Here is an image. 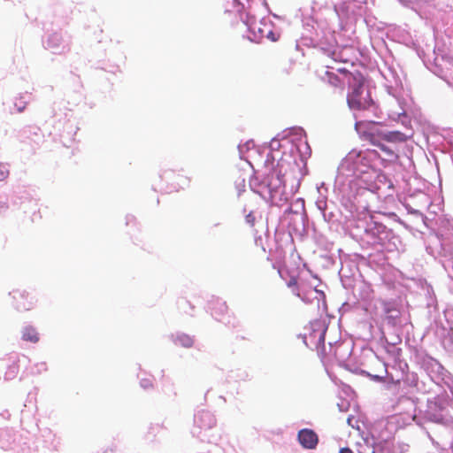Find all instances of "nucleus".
I'll use <instances>...</instances> for the list:
<instances>
[{"label": "nucleus", "mask_w": 453, "mask_h": 453, "mask_svg": "<svg viewBox=\"0 0 453 453\" xmlns=\"http://www.w3.org/2000/svg\"><path fill=\"white\" fill-rule=\"evenodd\" d=\"M298 168L299 165L290 155L282 157L276 166L267 159L261 175L262 179L258 183L260 189L257 192L261 195L267 193L272 200L277 198L284 192V177L288 173H295Z\"/></svg>", "instance_id": "f257e3e1"}, {"label": "nucleus", "mask_w": 453, "mask_h": 453, "mask_svg": "<svg viewBox=\"0 0 453 453\" xmlns=\"http://www.w3.org/2000/svg\"><path fill=\"white\" fill-rule=\"evenodd\" d=\"M374 173L366 154L362 151H350L341 162L337 170L336 181L344 182L351 178H363Z\"/></svg>", "instance_id": "f03ea898"}, {"label": "nucleus", "mask_w": 453, "mask_h": 453, "mask_svg": "<svg viewBox=\"0 0 453 453\" xmlns=\"http://www.w3.org/2000/svg\"><path fill=\"white\" fill-rule=\"evenodd\" d=\"M348 104L352 110L366 111L375 113L377 107L371 98L369 89L365 87L363 78L355 79L351 85V92L348 95Z\"/></svg>", "instance_id": "7ed1b4c3"}, {"label": "nucleus", "mask_w": 453, "mask_h": 453, "mask_svg": "<svg viewBox=\"0 0 453 453\" xmlns=\"http://www.w3.org/2000/svg\"><path fill=\"white\" fill-rule=\"evenodd\" d=\"M365 232L372 239L373 243L384 245L388 241L393 233L381 223L372 221L366 226Z\"/></svg>", "instance_id": "20e7f679"}, {"label": "nucleus", "mask_w": 453, "mask_h": 453, "mask_svg": "<svg viewBox=\"0 0 453 453\" xmlns=\"http://www.w3.org/2000/svg\"><path fill=\"white\" fill-rule=\"evenodd\" d=\"M44 45L47 50L53 53H60L67 47L61 33L58 30H51L50 33L47 35Z\"/></svg>", "instance_id": "39448f33"}, {"label": "nucleus", "mask_w": 453, "mask_h": 453, "mask_svg": "<svg viewBox=\"0 0 453 453\" xmlns=\"http://www.w3.org/2000/svg\"><path fill=\"white\" fill-rule=\"evenodd\" d=\"M11 295L16 302V308L19 311H29L35 303V297L27 291L14 290Z\"/></svg>", "instance_id": "423d86ee"}, {"label": "nucleus", "mask_w": 453, "mask_h": 453, "mask_svg": "<svg viewBox=\"0 0 453 453\" xmlns=\"http://www.w3.org/2000/svg\"><path fill=\"white\" fill-rule=\"evenodd\" d=\"M409 137V134H403L400 131L380 130L378 131L377 137L375 138L376 140L383 142L397 144L406 142Z\"/></svg>", "instance_id": "0eeeda50"}, {"label": "nucleus", "mask_w": 453, "mask_h": 453, "mask_svg": "<svg viewBox=\"0 0 453 453\" xmlns=\"http://www.w3.org/2000/svg\"><path fill=\"white\" fill-rule=\"evenodd\" d=\"M297 438L298 441L304 449H315L319 442L317 434L311 429L304 428L300 430Z\"/></svg>", "instance_id": "6e6552de"}, {"label": "nucleus", "mask_w": 453, "mask_h": 453, "mask_svg": "<svg viewBox=\"0 0 453 453\" xmlns=\"http://www.w3.org/2000/svg\"><path fill=\"white\" fill-rule=\"evenodd\" d=\"M195 424L201 429H211L215 426L216 419L211 412L201 411L195 415Z\"/></svg>", "instance_id": "1a4fd4ad"}, {"label": "nucleus", "mask_w": 453, "mask_h": 453, "mask_svg": "<svg viewBox=\"0 0 453 453\" xmlns=\"http://www.w3.org/2000/svg\"><path fill=\"white\" fill-rule=\"evenodd\" d=\"M311 326L312 329V332L309 335L311 343L316 348L324 345L326 328L320 322L312 323Z\"/></svg>", "instance_id": "9d476101"}, {"label": "nucleus", "mask_w": 453, "mask_h": 453, "mask_svg": "<svg viewBox=\"0 0 453 453\" xmlns=\"http://www.w3.org/2000/svg\"><path fill=\"white\" fill-rule=\"evenodd\" d=\"M396 103L397 110H389L388 113V118L395 121H400L404 127H407L408 124L410 123V120L405 114V110L403 109L400 102L397 101Z\"/></svg>", "instance_id": "9b49d317"}, {"label": "nucleus", "mask_w": 453, "mask_h": 453, "mask_svg": "<svg viewBox=\"0 0 453 453\" xmlns=\"http://www.w3.org/2000/svg\"><path fill=\"white\" fill-rule=\"evenodd\" d=\"M292 292L299 296L304 303H311L312 300V296L316 295L315 298L319 301V296H324L323 292L317 290L316 288L311 289L308 292L300 291L298 288H294Z\"/></svg>", "instance_id": "f8f14e48"}, {"label": "nucleus", "mask_w": 453, "mask_h": 453, "mask_svg": "<svg viewBox=\"0 0 453 453\" xmlns=\"http://www.w3.org/2000/svg\"><path fill=\"white\" fill-rule=\"evenodd\" d=\"M22 339L34 343L37 342L39 341L38 333L35 327L27 326L22 330Z\"/></svg>", "instance_id": "ddd939ff"}, {"label": "nucleus", "mask_w": 453, "mask_h": 453, "mask_svg": "<svg viewBox=\"0 0 453 453\" xmlns=\"http://www.w3.org/2000/svg\"><path fill=\"white\" fill-rule=\"evenodd\" d=\"M263 32L264 30H245L242 37L250 42L260 43L264 38Z\"/></svg>", "instance_id": "4468645a"}, {"label": "nucleus", "mask_w": 453, "mask_h": 453, "mask_svg": "<svg viewBox=\"0 0 453 453\" xmlns=\"http://www.w3.org/2000/svg\"><path fill=\"white\" fill-rule=\"evenodd\" d=\"M174 342L185 348H189L193 345V338L185 334H179L174 339Z\"/></svg>", "instance_id": "2eb2a0df"}, {"label": "nucleus", "mask_w": 453, "mask_h": 453, "mask_svg": "<svg viewBox=\"0 0 453 453\" xmlns=\"http://www.w3.org/2000/svg\"><path fill=\"white\" fill-rule=\"evenodd\" d=\"M319 197L316 201V206L317 208L321 211L323 214L324 219L326 220V209L327 207L326 205V195L323 193V191H320V188H319Z\"/></svg>", "instance_id": "dca6fc26"}, {"label": "nucleus", "mask_w": 453, "mask_h": 453, "mask_svg": "<svg viewBox=\"0 0 453 453\" xmlns=\"http://www.w3.org/2000/svg\"><path fill=\"white\" fill-rule=\"evenodd\" d=\"M373 143L376 144L381 150L385 151L387 155L396 157V154L395 153L394 149L386 145L383 142L373 138Z\"/></svg>", "instance_id": "f3484780"}, {"label": "nucleus", "mask_w": 453, "mask_h": 453, "mask_svg": "<svg viewBox=\"0 0 453 453\" xmlns=\"http://www.w3.org/2000/svg\"><path fill=\"white\" fill-rule=\"evenodd\" d=\"M265 36L271 42H276L280 36V30H269Z\"/></svg>", "instance_id": "a211bd4d"}, {"label": "nucleus", "mask_w": 453, "mask_h": 453, "mask_svg": "<svg viewBox=\"0 0 453 453\" xmlns=\"http://www.w3.org/2000/svg\"><path fill=\"white\" fill-rule=\"evenodd\" d=\"M9 176V168L4 164H0V181L6 180Z\"/></svg>", "instance_id": "6ab92c4d"}, {"label": "nucleus", "mask_w": 453, "mask_h": 453, "mask_svg": "<svg viewBox=\"0 0 453 453\" xmlns=\"http://www.w3.org/2000/svg\"><path fill=\"white\" fill-rule=\"evenodd\" d=\"M17 372H18V369L15 365H11L9 367V371L7 372H5L4 374V380H11L12 378H14L17 374Z\"/></svg>", "instance_id": "aec40b11"}, {"label": "nucleus", "mask_w": 453, "mask_h": 453, "mask_svg": "<svg viewBox=\"0 0 453 453\" xmlns=\"http://www.w3.org/2000/svg\"><path fill=\"white\" fill-rule=\"evenodd\" d=\"M27 101L23 100L22 98L17 99L14 102V107L17 109L18 112L23 111V110L26 108Z\"/></svg>", "instance_id": "412c9836"}, {"label": "nucleus", "mask_w": 453, "mask_h": 453, "mask_svg": "<svg viewBox=\"0 0 453 453\" xmlns=\"http://www.w3.org/2000/svg\"><path fill=\"white\" fill-rule=\"evenodd\" d=\"M140 384L145 389L150 388L152 387V380L150 379H142Z\"/></svg>", "instance_id": "4be33fe9"}, {"label": "nucleus", "mask_w": 453, "mask_h": 453, "mask_svg": "<svg viewBox=\"0 0 453 453\" xmlns=\"http://www.w3.org/2000/svg\"><path fill=\"white\" fill-rule=\"evenodd\" d=\"M245 220H246L247 224L253 226L254 222H255V217H254L253 213L250 212L249 214H247L245 217Z\"/></svg>", "instance_id": "5701e85b"}, {"label": "nucleus", "mask_w": 453, "mask_h": 453, "mask_svg": "<svg viewBox=\"0 0 453 453\" xmlns=\"http://www.w3.org/2000/svg\"><path fill=\"white\" fill-rule=\"evenodd\" d=\"M296 285H297V282H296V280L295 279H293V278H292V279H290V280H289V281H288V286L289 288H292V290H293L294 288H296L299 289V287H298V286H296Z\"/></svg>", "instance_id": "b1692460"}, {"label": "nucleus", "mask_w": 453, "mask_h": 453, "mask_svg": "<svg viewBox=\"0 0 453 453\" xmlns=\"http://www.w3.org/2000/svg\"><path fill=\"white\" fill-rule=\"evenodd\" d=\"M326 74L329 76V81H330L332 84L335 85V84H336V82H337V81H338V80H337V78H336V77H334V79H331V75H332V73H330L329 72H326Z\"/></svg>", "instance_id": "393cba45"}, {"label": "nucleus", "mask_w": 453, "mask_h": 453, "mask_svg": "<svg viewBox=\"0 0 453 453\" xmlns=\"http://www.w3.org/2000/svg\"><path fill=\"white\" fill-rule=\"evenodd\" d=\"M353 421H354V418H352V417H349L348 419H347L348 424L350 426L355 427V425L353 424Z\"/></svg>", "instance_id": "a878e982"}, {"label": "nucleus", "mask_w": 453, "mask_h": 453, "mask_svg": "<svg viewBox=\"0 0 453 453\" xmlns=\"http://www.w3.org/2000/svg\"><path fill=\"white\" fill-rule=\"evenodd\" d=\"M334 45H337L336 39H334V41L329 42V48H327V50H330V49L333 48Z\"/></svg>", "instance_id": "bb28decb"}, {"label": "nucleus", "mask_w": 453, "mask_h": 453, "mask_svg": "<svg viewBox=\"0 0 453 453\" xmlns=\"http://www.w3.org/2000/svg\"><path fill=\"white\" fill-rule=\"evenodd\" d=\"M340 453H353L349 448H343L340 450Z\"/></svg>", "instance_id": "cd10ccee"}, {"label": "nucleus", "mask_w": 453, "mask_h": 453, "mask_svg": "<svg viewBox=\"0 0 453 453\" xmlns=\"http://www.w3.org/2000/svg\"><path fill=\"white\" fill-rule=\"evenodd\" d=\"M334 34H335V31H334V30H333V31L328 30V35H329L333 40H334V39H335V38H334Z\"/></svg>", "instance_id": "c85d7f7f"}, {"label": "nucleus", "mask_w": 453, "mask_h": 453, "mask_svg": "<svg viewBox=\"0 0 453 453\" xmlns=\"http://www.w3.org/2000/svg\"><path fill=\"white\" fill-rule=\"evenodd\" d=\"M319 188H320V191H322V189H325V191L326 192V188L325 187V183H321L319 186L317 187V189L319 190Z\"/></svg>", "instance_id": "c756f323"}, {"label": "nucleus", "mask_w": 453, "mask_h": 453, "mask_svg": "<svg viewBox=\"0 0 453 453\" xmlns=\"http://www.w3.org/2000/svg\"><path fill=\"white\" fill-rule=\"evenodd\" d=\"M296 203H301V206L302 208L303 209L304 208V202L303 199H298Z\"/></svg>", "instance_id": "7c9ffc66"}, {"label": "nucleus", "mask_w": 453, "mask_h": 453, "mask_svg": "<svg viewBox=\"0 0 453 453\" xmlns=\"http://www.w3.org/2000/svg\"><path fill=\"white\" fill-rule=\"evenodd\" d=\"M343 405H344V403H342V404L338 403V407H339L341 411H345V409L343 408Z\"/></svg>", "instance_id": "2f4dec72"}, {"label": "nucleus", "mask_w": 453, "mask_h": 453, "mask_svg": "<svg viewBox=\"0 0 453 453\" xmlns=\"http://www.w3.org/2000/svg\"><path fill=\"white\" fill-rule=\"evenodd\" d=\"M307 339L308 337L306 335H304V338H303V342L305 343L306 346H309V343L307 342Z\"/></svg>", "instance_id": "473e14b6"}, {"label": "nucleus", "mask_w": 453, "mask_h": 453, "mask_svg": "<svg viewBox=\"0 0 453 453\" xmlns=\"http://www.w3.org/2000/svg\"><path fill=\"white\" fill-rule=\"evenodd\" d=\"M355 178H351L350 180H349V182H351ZM364 179V181H366V179H365V176L362 178Z\"/></svg>", "instance_id": "72a5a7b5"}, {"label": "nucleus", "mask_w": 453, "mask_h": 453, "mask_svg": "<svg viewBox=\"0 0 453 453\" xmlns=\"http://www.w3.org/2000/svg\"><path fill=\"white\" fill-rule=\"evenodd\" d=\"M372 453H378V451L375 448L372 449Z\"/></svg>", "instance_id": "f704fd0d"}, {"label": "nucleus", "mask_w": 453, "mask_h": 453, "mask_svg": "<svg viewBox=\"0 0 453 453\" xmlns=\"http://www.w3.org/2000/svg\"><path fill=\"white\" fill-rule=\"evenodd\" d=\"M374 379L375 380H380V377L379 376H374Z\"/></svg>", "instance_id": "c9c22d12"}, {"label": "nucleus", "mask_w": 453, "mask_h": 453, "mask_svg": "<svg viewBox=\"0 0 453 453\" xmlns=\"http://www.w3.org/2000/svg\"><path fill=\"white\" fill-rule=\"evenodd\" d=\"M321 45H323V43H322V42H321ZM321 49H322V50H326V48H325V47H323V46H321Z\"/></svg>", "instance_id": "e433bc0d"}, {"label": "nucleus", "mask_w": 453, "mask_h": 453, "mask_svg": "<svg viewBox=\"0 0 453 453\" xmlns=\"http://www.w3.org/2000/svg\"><path fill=\"white\" fill-rule=\"evenodd\" d=\"M104 453H112V450L111 449L110 452L104 451Z\"/></svg>", "instance_id": "4c0bfd02"}, {"label": "nucleus", "mask_w": 453, "mask_h": 453, "mask_svg": "<svg viewBox=\"0 0 453 453\" xmlns=\"http://www.w3.org/2000/svg\"><path fill=\"white\" fill-rule=\"evenodd\" d=\"M104 453H112V450L111 449L110 452L104 451Z\"/></svg>", "instance_id": "58836bf2"}, {"label": "nucleus", "mask_w": 453, "mask_h": 453, "mask_svg": "<svg viewBox=\"0 0 453 453\" xmlns=\"http://www.w3.org/2000/svg\"><path fill=\"white\" fill-rule=\"evenodd\" d=\"M104 453H112V450L111 449L110 452L104 451Z\"/></svg>", "instance_id": "ea45409f"}]
</instances>
